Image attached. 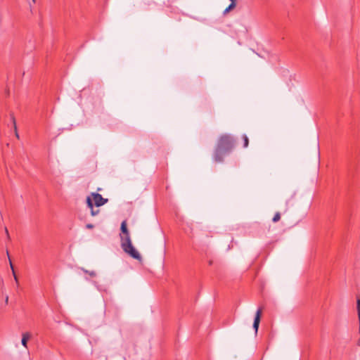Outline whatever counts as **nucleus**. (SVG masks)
Masks as SVG:
<instances>
[{"label": "nucleus", "instance_id": "obj_17", "mask_svg": "<svg viewBox=\"0 0 360 360\" xmlns=\"http://www.w3.org/2000/svg\"><path fill=\"white\" fill-rule=\"evenodd\" d=\"M14 133L18 131L17 124L13 125Z\"/></svg>", "mask_w": 360, "mask_h": 360}, {"label": "nucleus", "instance_id": "obj_11", "mask_svg": "<svg viewBox=\"0 0 360 360\" xmlns=\"http://www.w3.org/2000/svg\"><path fill=\"white\" fill-rule=\"evenodd\" d=\"M281 219V214L280 212H277L275 213L273 219H272V221L274 223H276L278 222L279 220Z\"/></svg>", "mask_w": 360, "mask_h": 360}, {"label": "nucleus", "instance_id": "obj_10", "mask_svg": "<svg viewBox=\"0 0 360 360\" xmlns=\"http://www.w3.org/2000/svg\"><path fill=\"white\" fill-rule=\"evenodd\" d=\"M243 140V148H247L249 144V139L247 135L243 134L242 136Z\"/></svg>", "mask_w": 360, "mask_h": 360}, {"label": "nucleus", "instance_id": "obj_3", "mask_svg": "<svg viewBox=\"0 0 360 360\" xmlns=\"http://www.w3.org/2000/svg\"><path fill=\"white\" fill-rule=\"evenodd\" d=\"M91 196L94 201V204L96 207H100L105 205L108 200L107 198H104L102 195L98 193H92Z\"/></svg>", "mask_w": 360, "mask_h": 360}, {"label": "nucleus", "instance_id": "obj_22", "mask_svg": "<svg viewBox=\"0 0 360 360\" xmlns=\"http://www.w3.org/2000/svg\"><path fill=\"white\" fill-rule=\"evenodd\" d=\"M32 1L34 3V2H35V0H32Z\"/></svg>", "mask_w": 360, "mask_h": 360}, {"label": "nucleus", "instance_id": "obj_21", "mask_svg": "<svg viewBox=\"0 0 360 360\" xmlns=\"http://www.w3.org/2000/svg\"><path fill=\"white\" fill-rule=\"evenodd\" d=\"M357 345H358L359 346H360V338L359 339V340H358V342H357Z\"/></svg>", "mask_w": 360, "mask_h": 360}, {"label": "nucleus", "instance_id": "obj_20", "mask_svg": "<svg viewBox=\"0 0 360 360\" xmlns=\"http://www.w3.org/2000/svg\"><path fill=\"white\" fill-rule=\"evenodd\" d=\"M231 1V3H236V0H230Z\"/></svg>", "mask_w": 360, "mask_h": 360}, {"label": "nucleus", "instance_id": "obj_19", "mask_svg": "<svg viewBox=\"0 0 360 360\" xmlns=\"http://www.w3.org/2000/svg\"><path fill=\"white\" fill-rule=\"evenodd\" d=\"M15 137H16L18 139H20V136H19V134H18V131H17V132H15Z\"/></svg>", "mask_w": 360, "mask_h": 360}, {"label": "nucleus", "instance_id": "obj_8", "mask_svg": "<svg viewBox=\"0 0 360 360\" xmlns=\"http://www.w3.org/2000/svg\"><path fill=\"white\" fill-rule=\"evenodd\" d=\"M9 262H10L11 268L12 271H13V277H14V279H15V286L17 288H18V286H19L18 279V277H17V276H16V274L15 273V271H14V269H13V266L12 262H11L10 259H9Z\"/></svg>", "mask_w": 360, "mask_h": 360}, {"label": "nucleus", "instance_id": "obj_16", "mask_svg": "<svg viewBox=\"0 0 360 360\" xmlns=\"http://www.w3.org/2000/svg\"><path fill=\"white\" fill-rule=\"evenodd\" d=\"M229 11H231L228 8H226L224 12H223V14L224 15H226Z\"/></svg>", "mask_w": 360, "mask_h": 360}, {"label": "nucleus", "instance_id": "obj_2", "mask_svg": "<svg viewBox=\"0 0 360 360\" xmlns=\"http://www.w3.org/2000/svg\"><path fill=\"white\" fill-rule=\"evenodd\" d=\"M120 230L122 232L120 233L121 248L123 251L132 258L139 261L141 260V255L132 245L126 221L122 222Z\"/></svg>", "mask_w": 360, "mask_h": 360}, {"label": "nucleus", "instance_id": "obj_6", "mask_svg": "<svg viewBox=\"0 0 360 360\" xmlns=\"http://www.w3.org/2000/svg\"><path fill=\"white\" fill-rule=\"evenodd\" d=\"M31 335L30 333H25L22 335L21 344L25 348H27V341L30 339Z\"/></svg>", "mask_w": 360, "mask_h": 360}, {"label": "nucleus", "instance_id": "obj_4", "mask_svg": "<svg viewBox=\"0 0 360 360\" xmlns=\"http://www.w3.org/2000/svg\"><path fill=\"white\" fill-rule=\"evenodd\" d=\"M261 315H262V309L259 308L256 311L255 316L254 319L253 325H252V327L255 330V334H257L258 332L259 326L260 319H261Z\"/></svg>", "mask_w": 360, "mask_h": 360}, {"label": "nucleus", "instance_id": "obj_18", "mask_svg": "<svg viewBox=\"0 0 360 360\" xmlns=\"http://www.w3.org/2000/svg\"><path fill=\"white\" fill-rule=\"evenodd\" d=\"M5 303H6V304H7L8 303V295L6 296Z\"/></svg>", "mask_w": 360, "mask_h": 360}, {"label": "nucleus", "instance_id": "obj_7", "mask_svg": "<svg viewBox=\"0 0 360 360\" xmlns=\"http://www.w3.org/2000/svg\"><path fill=\"white\" fill-rule=\"evenodd\" d=\"M356 308H357V313H358V317L359 321V333H360V295L356 296Z\"/></svg>", "mask_w": 360, "mask_h": 360}, {"label": "nucleus", "instance_id": "obj_14", "mask_svg": "<svg viewBox=\"0 0 360 360\" xmlns=\"http://www.w3.org/2000/svg\"><path fill=\"white\" fill-rule=\"evenodd\" d=\"M86 228L88 229H93L94 228V225L91 224H87L86 225Z\"/></svg>", "mask_w": 360, "mask_h": 360}, {"label": "nucleus", "instance_id": "obj_12", "mask_svg": "<svg viewBox=\"0 0 360 360\" xmlns=\"http://www.w3.org/2000/svg\"><path fill=\"white\" fill-rule=\"evenodd\" d=\"M10 117H11V122H12L13 126L14 124H16V121H15V118L14 115H13V113H11V114L10 115Z\"/></svg>", "mask_w": 360, "mask_h": 360}, {"label": "nucleus", "instance_id": "obj_13", "mask_svg": "<svg viewBox=\"0 0 360 360\" xmlns=\"http://www.w3.org/2000/svg\"><path fill=\"white\" fill-rule=\"evenodd\" d=\"M236 6V3H231L227 7L230 11L233 10Z\"/></svg>", "mask_w": 360, "mask_h": 360}, {"label": "nucleus", "instance_id": "obj_9", "mask_svg": "<svg viewBox=\"0 0 360 360\" xmlns=\"http://www.w3.org/2000/svg\"><path fill=\"white\" fill-rule=\"evenodd\" d=\"M81 269H82V271L83 272H84L85 274H88L91 277L96 276V273L94 271H89V270H86V269H85L84 268H82Z\"/></svg>", "mask_w": 360, "mask_h": 360}, {"label": "nucleus", "instance_id": "obj_1", "mask_svg": "<svg viewBox=\"0 0 360 360\" xmlns=\"http://www.w3.org/2000/svg\"><path fill=\"white\" fill-rule=\"evenodd\" d=\"M235 144L236 139L232 135L225 134L220 136L214 151V161L216 162H222L224 157L232 151Z\"/></svg>", "mask_w": 360, "mask_h": 360}, {"label": "nucleus", "instance_id": "obj_15", "mask_svg": "<svg viewBox=\"0 0 360 360\" xmlns=\"http://www.w3.org/2000/svg\"><path fill=\"white\" fill-rule=\"evenodd\" d=\"M5 233H6V236H7L8 239L10 240L9 233H8V231L6 227L5 228Z\"/></svg>", "mask_w": 360, "mask_h": 360}, {"label": "nucleus", "instance_id": "obj_5", "mask_svg": "<svg viewBox=\"0 0 360 360\" xmlns=\"http://www.w3.org/2000/svg\"><path fill=\"white\" fill-rule=\"evenodd\" d=\"M86 204H87V206L89 208L91 209V214L92 216H96L97 215L98 213H99V210H95L94 209V202H93V200L91 199V198L90 196H88L86 198Z\"/></svg>", "mask_w": 360, "mask_h": 360}]
</instances>
